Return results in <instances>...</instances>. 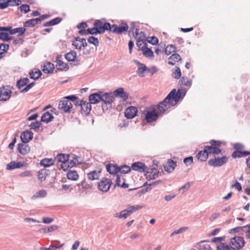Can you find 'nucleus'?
I'll return each instance as SVG.
<instances>
[{"mask_svg": "<svg viewBox=\"0 0 250 250\" xmlns=\"http://www.w3.org/2000/svg\"><path fill=\"white\" fill-rule=\"evenodd\" d=\"M42 74V73L41 71L40 70L38 69L33 70L29 73L30 78L34 79L35 80H36L38 79H39L41 77Z\"/></svg>", "mask_w": 250, "mask_h": 250, "instance_id": "nucleus-36", "label": "nucleus"}, {"mask_svg": "<svg viewBox=\"0 0 250 250\" xmlns=\"http://www.w3.org/2000/svg\"><path fill=\"white\" fill-rule=\"evenodd\" d=\"M79 103H80V104L79 103L78 104L81 106L82 112L85 114H88L91 110L90 104L88 103L81 101H80Z\"/></svg>", "mask_w": 250, "mask_h": 250, "instance_id": "nucleus-21", "label": "nucleus"}, {"mask_svg": "<svg viewBox=\"0 0 250 250\" xmlns=\"http://www.w3.org/2000/svg\"><path fill=\"white\" fill-rule=\"evenodd\" d=\"M46 195V191L45 190H41L37 192L32 197V199L44 197Z\"/></svg>", "mask_w": 250, "mask_h": 250, "instance_id": "nucleus-45", "label": "nucleus"}, {"mask_svg": "<svg viewBox=\"0 0 250 250\" xmlns=\"http://www.w3.org/2000/svg\"><path fill=\"white\" fill-rule=\"evenodd\" d=\"M188 229V227H182L178 229L175 230L172 233H171L170 237H173L174 235L186 231Z\"/></svg>", "mask_w": 250, "mask_h": 250, "instance_id": "nucleus-56", "label": "nucleus"}, {"mask_svg": "<svg viewBox=\"0 0 250 250\" xmlns=\"http://www.w3.org/2000/svg\"><path fill=\"white\" fill-rule=\"evenodd\" d=\"M0 39L4 41H8L11 40V38L9 37V35L7 33L0 32Z\"/></svg>", "mask_w": 250, "mask_h": 250, "instance_id": "nucleus-57", "label": "nucleus"}, {"mask_svg": "<svg viewBox=\"0 0 250 250\" xmlns=\"http://www.w3.org/2000/svg\"><path fill=\"white\" fill-rule=\"evenodd\" d=\"M54 117L48 111L45 112L41 117V122L48 123L52 120Z\"/></svg>", "mask_w": 250, "mask_h": 250, "instance_id": "nucleus-32", "label": "nucleus"}, {"mask_svg": "<svg viewBox=\"0 0 250 250\" xmlns=\"http://www.w3.org/2000/svg\"><path fill=\"white\" fill-rule=\"evenodd\" d=\"M9 0H0V9H3L8 6Z\"/></svg>", "mask_w": 250, "mask_h": 250, "instance_id": "nucleus-63", "label": "nucleus"}, {"mask_svg": "<svg viewBox=\"0 0 250 250\" xmlns=\"http://www.w3.org/2000/svg\"><path fill=\"white\" fill-rule=\"evenodd\" d=\"M26 29L24 27H19L11 29V27H0V31H9L11 35L18 34L19 36L23 35Z\"/></svg>", "mask_w": 250, "mask_h": 250, "instance_id": "nucleus-10", "label": "nucleus"}, {"mask_svg": "<svg viewBox=\"0 0 250 250\" xmlns=\"http://www.w3.org/2000/svg\"><path fill=\"white\" fill-rule=\"evenodd\" d=\"M247 226L238 227H236L235 228H234V229H230L229 230V232L230 233H235V232H239V231H240L241 230H243L244 229H247Z\"/></svg>", "mask_w": 250, "mask_h": 250, "instance_id": "nucleus-61", "label": "nucleus"}, {"mask_svg": "<svg viewBox=\"0 0 250 250\" xmlns=\"http://www.w3.org/2000/svg\"><path fill=\"white\" fill-rule=\"evenodd\" d=\"M100 171L93 170L87 174L89 180H95L99 179Z\"/></svg>", "mask_w": 250, "mask_h": 250, "instance_id": "nucleus-34", "label": "nucleus"}, {"mask_svg": "<svg viewBox=\"0 0 250 250\" xmlns=\"http://www.w3.org/2000/svg\"><path fill=\"white\" fill-rule=\"evenodd\" d=\"M83 162V159L81 157L75 156L73 157V160L70 161L69 164H71V167H72L76 164H81Z\"/></svg>", "mask_w": 250, "mask_h": 250, "instance_id": "nucleus-44", "label": "nucleus"}, {"mask_svg": "<svg viewBox=\"0 0 250 250\" xmlns=\"http://www.w3.org/2000/svg\"><path fill=\"white\" fill-rule=\"evenodd\" d=\"M28 82L29 79L27 78H24L17 81L16 86L18 89H21V87L26 85Z\"/></svg>", "mask_w": 250, "mask_h": 250, "instance_id": "nucleus-42", "label": "nucleus"}, {"mask_svg": "<svg viewBox=\"0 0 250 250\" xmlns=\"http://www.w3.org/2000/svg\"><path fill=\"white\" fill-rule=\"evenodd\" d=\"M228 161V158L226 156L222 157H217L214 159H211L208 160V164L209 166L214 167H221Z\"/></svg>", "mask_w": 250, "mask_h": 250, "instance_id": "nucleus-6", "label": "nucleus"}, {"mask_svg": "<svg viewBox=\"0 0 250 250\" xmlns=\"http://www.w3.org/2000/svg\"><path fill=\"white\" fill-rule=\"evenodd\" d=\"M217 250H230V248L226 243H220L217 247Z\"/></svg>", "mask_w": 250, "mask_h": 250, "instance_id": "nucleus-52", "label": "nucleus"}, {"mask_svg": "<svg viewBox=\"0 0 250 250\" xmlns=\"http://www.w3.org/2000/svg\"><path fill=\"white\" fill-rule=\"evenodd\" d=\"M130 167L126 165L122 166L120 167H119V172H120L121 173H127L129 172H130Z\"/></svg>", "mask_w": 250, "mask_h": 250, "instance_id": "nucleus-48", "label": "nucleus"}, {"mask_svg": "<svg viewBox=\"0 0 250 250\" xmlns=\"http://www.w3.org/2000/svg\"><path fill=\"white\" fill-rule=\"evenodd\" d=\"M106 168L107 171L111 174H115L119 172V167L116 165H107Z\"/></svg>", "mask_w": 250, "mask_h": 250, "instance_id": "nucleus-30", "label": "nucleus"}, {"mask_svg": "<svg viewBox=\"0 0 250 250\" xmlns=\"http://www.w3.org/2000/svg\"><path fill=\"white\" fill-rule=\"evenodd\" d=\"M136 25L134 22H132L131 23V27L130 28V30L129 31V35L130 36H132L135 37H137L138 35L139 29L136 28Z\"/></svg>", "mask_w": 250, "mask_h": 250, "instance_id": "nucleus-39", "label": "nucleus"}, {"mask_svg": "<svg viewBox=\"0 0 250 250\" xmlns=\"http://www.w3.org/2000/svg\"><path fill=\"white\" fill-rule=\"evenodd\" d=\"M72 44L76 48L81 49L82 47H84L87 45V42L85 39L77 37L73 42Z\"/></svg>", "mask_w": 250, "mask_h": 250, "instance_id": "nucleus-16", "label": "nucleus"}, {"mask_svg": "<svg viewBox=\"0 0 250 250\" xmlns=\"http://www.w3.org/2000/svg\"><path fill=\"white\" fill-rule=\"evenodd\" d=\"M147 42L153 44V45H156L158 42V40L157 38L155 37H151L147 38Z\"/></svg>", "mask_w": 250, "mask_h": 250, "instance_id": "nucleus-62", "label": "nucleus"}, {"mask_svg": "<svg viewBox=\"0 0 250 250\" xmlns=\"http://www.w3.org/2000/svg\"><path fill=\"white\" fill-rule=\"evenodd\" d=\"M69 156L67 154H59L55 158V161H56L58 164H61L68 161L69 160Z\"/></svg>", "mask_w": 250, "mask_h": 250, "instance_id": "nucleus-33", "label": "nucleus"}, {"mask_svg": "<svg viewBox=\"0 0 250 250\" xmlns=\"http://www.w3.org/2000/svg\"><path fill=\"white\" fill-rule=\"evenodd\" d=\"M54 161L52 159L45 158L41 161L40 164L44 167H49L54 164Z\"/></svg>", "mask_w": 250, "mask_h": 250, "instance_id": "nucleus-38", "label": "nucleus"}, {"mask_svg": "<svg viewBox=\"0 0 250 250\" xmlns=\"http://www.w3.org/2000/svg\"><path fill=\"white\" fill-rule=\"evenodd\" d=\"M9 48L8 44L1 43L0 44V54H2L6 52Z\"/></svg>", "mask_w": 250, "mask_h": 250, "instance_id": "nucleus-53", "label": "nucleus"}, {"mask_svg": "<svg viewBox=\"0 0 250 250\" xmlns=\"http://www.w3.org/2000/svg\"><path fill=\"white\" fill-rule=\"evenodd\" d=\"M190 187V183L188 182L186 184H185L183 187H182L180 188H179V191L180 193H184L185 192H186L189 188Z\"/></svg>", "mask_w": 250, "mask_h": 250, "instance_id": "nucleus-54", "label": "nucleus"}, {"mask_svg": "<svg viewBox=\"0 0 250 250\" xmlns=\"http://www.w3.org/2000/svg\"><path fill=\"white\" fill-rule=\"evenodd\" d=\"M94 26L97 27L98 30V33L101 34L105 32V30H109L110 32L111 24L108 22H103L98 21L94 23Z\"/></svg>", "mask_w": 250, "mask_h": 250, "instance_id": "nucleus-7", "label": "nucleus"}, {"mask_svg": "<svg viewBox=\"0 0 250 250\" xmlns=\"http://www.w3.org/2000/svg\"><path fill=\"white\" fill-rule=\"evenodd\" d=\"M54 69V65L52 63L46 62L43 66L42 71L44 73H51Z\"/></svg>", "mask_w": 250, "mask_h": 250, "instance_id": "nucleus-26", "label": "nucleus"}, {"mask_svg": "<svg viewBox=\"0 0 250 250\" xmlns=\"http://www.w3.org/2000/svg\"><path fill=\"white\" fill-rule=\"evenodd\" d=\"M147 44L146 43L143 44L141 49L143 52V54L146 57H152L154 56V54L152 51L146 47Z\"/></svg>", "mask_w": 250, "mask_h": 250, "instance_id": "nucleus-29", "label": "nucleus"}, {"mask_svg": "<svg viewBox=\"0 0 250 250\" xmlns=\"http://www.w3.org/2000/svg\"><path fill=\"white\" fill-rule=\"evenodd\" d=\"M181 56L178 54H173L168 58V63L174 65L176 62H178L181 60Z\"/></svg>", "mask_w": 250, "mask_h": 250, "instance_id": "nucleus-28", "label": "nucleus"}, {"mask_svg": "<svg viewBox=\"0 0 250 250\" xmlns=\"http://www.w3.org/2000/svg\"><path fill=\"white\" fill-rule=\"evenodd\" d=\"M23 166V164L21 162H16L11 161L6 165V169L8 170H12L15 168H19Z\"/></svg>", "mask_w": 250, "mask_h": 250, "instance_id": "nucleus-19", "label": "nucleus"}, {"mask_svg": "<svg viewBox=\"0 0 250 250\" xmlns=\"http://www.w3.org/2000/svg\"><path fill=\"white\" fill-rule=\"evenodd\" d=\"M210 143L211 144L210 146H206V150L208 151V154H218L221 152V150L217 147V146H219L221 145L220 142L212 140Z\"/></svg>", "mask_w": 250, "mask_h": 250, "instance_id": "nucleus-4", "label": "nucleus"}, {"mask_svg": "<svg viewBox=\"0 0 250 250\" xmlns=\"http://www.w3.org/2000/svg\"><path fill=\"white\" fill-rule=\"evenodd\" d=\"M173 77L175 79H179L181 76V73L180 69L179 67H177L175 69L174 71L173 72L172 74Z\"/></svg>", "mask_w": 250, "mask_h": 250, "instance_id": "nucleus-58", "label": "nucleus"}, {"mask_svg": "<svg viewBox=\"0 0 250 250\" xmlns=\"http://www.w3.org/2000/svg\"><path fill=\"white\" fill-rule=\"evenodd\" d=\"M46 175V170L45 169H42L38 172V178L41 181L45 180Z\"/></svg>", "mask_w": 250, "mask_h": 250, "instance_id": "nucleus-49", "label": "nucleus"}, {"mask_svg": "<svg viewBox=\"0 0 250 250\" xmlns=\"http://www.w3.org/2000/svg\"><path fill=\"white\" fill-rule=\"evenodd\" d=\"M199 250H211V248L208 242L205 241H200L198 244Z\"/></svg>", "mask_w": 250, "mask_h": 250, "instance_id": "nucleus-31", "label": "nucleus"}, {"mask_svg": "<svg viewBox=\"0 0 250 250\" xmlns=\"http://www.w3.org/2000/svg\"><path fill=\"white\" fill-rule=\"evenodd\" d=\"M128 28V25L125 23H123L121 26L113 24L111 26L110 32L122 34L126 32Z\"/></svg>", "mask_w": 250, "mask_h": 250, "instance_id": "nucleus-9", "label": "nucleus"}, {"mask_svg": "<svg viewBox=\"0 0 250 250\" xmlns=\"http://www.w3.org/2000/svg\"><path fill=\"white\" fill-rule=\"evenodd\" d=\"M87 41L89 43L93 44L96 46H98L99 43L98 39L94 36L89 37Z\"/></svg>", "mask_w": 250, "mask_h": 250, "instance_id": "nucleus-51", "label": "nucleus"}, {"mask_svg": "<svg viewBox=\"0 0 250 250\" xmlns=\"http://www.w3.org/2000/svg\"><path fill=\"white\" fill-rule=\"evenodd\" d=\"M89 100L90 104H96L101 101V93H95L91 94L89 97Z\"/></svg>", "mask_w": 250, "mask_h": 250, "instance_id": "nucleus-22", "label": "nucleus"}, {"mask_svg": "<svg viewBox=\"0 0 250 250\" xmlns=\"http://www.w3.org/2000/svg\"><path fill=\"white\" fill-rule=\"evenodd\" d=\"M112 184V181L110 179L104 178L98 183V188L99 190L106 192H107Z\"/></svg>", "mask_w": 250, "mask_h": 250, "instance_id": "nucleus-3", "label": "nucleus"}, {"mask_svg": "<svg viewBox=\"0 0 250 250\" xmlns=\"http://www.w3.org/2000/svg\"><path fill=\"white\" fill-rule=\"evenodd\" d=\"M67 177L68 179L76 181L78 179L79 175L75 170H69L67 174Z\"/></svg>", "mask_w": 250, "mask_h": 250, "instance_id": "nucleus-37", "label": "nucleus"}, {"mask_svg": "<svg viewBox=\"0 0 250 250\" xmlns=\"http://www.w3.org/2000/svg\"><path fill=\"white\" fill-rule=\"evenodd\" d=\"M11 95V92L8 87H3L0 89V101H6Z\"/></svg>", "mask_w": 250, "mask_h": 250, "instance_id": "nucleus-12", "label": "nucleus"}, {"mask_svg": "<svg viewBox=\"0 0 250 250\" xmlns=\"http://www.w3.org/2000/svg\"><path fill=\"white\" fill-rule=\"evenodd\" d=\"M131 167L132 170L141 173L145 172L147 169V167L146 165L140 162L133 163L132 164Z\"/></svg>", "mask_w": 250, "mask_h": 250, "instance_id": "nucleus-14", "label": "nucleus"}, {"mask_svg": "<svg viewBox=\"0 0 250 250\" xmlns=\"http://www.w3.org/2000/svg\"><path fill=\"white\" fill-rule=\"evenodd\" d=\"M33 176V174L31 171L30 170H26L21 173L19 174V176L21 177H32Z\"/></svg>", "mask_w": 250, "mask_h": 250, "instance_id": "nucleus-60", "label": "nucleus"}, {"mask_svg": "<svg viewBox=\"0 0 250 250\" xmlns=\"http://www.w3.org/2000/svg\"><path fill=\"white\" fill-rule=\"evenodd\" d=\"M64 99L70 101L71 102H73L75 105L78 104L80 101H79L78 98L75 95L67 96L65 97Z\"/></svg>", "mask_w": 250, "mask_h": 250, "instance_id": "nucleus-46", "label": "nucleus"}, {"mask_svg": "<svg viewBox=\"0 0 250 250\" xmlns=\"http://www.w3.org/2000/svg\"><path fill=\"white\" fill-rule=\"evenodd\" d=\"M179 82L181 83L182 84L186 86H190L191 83V81L187 77H183Z\"/></svg>", "mask_w": 250, "mask_h": 250, "instance_id": "nucleus-50", "label": "nucleus"}, {"mask_svg": "<svg viewBox=\"0 0 250 250\" xmlns=\"http://www.w3.org/2000/svg\"><path fill=\"white\" fill-rule=\"evenodd\" d=\"M135 62L138 64V68L137 71V74L140 77H144V73L147 70V67L145 64L141 63L137 61H135Z\"/></svg>", "mask_w": 250, "mask_h": 250, "instance_id": "nucleus-25", "label": "nucleus"}, {"mask_svg": "<svg viewBox=\"0 0 250 250\" xmlns=\"http://www.w3.org/2000/svg\"><path fill=\"white\" fill-rule=\"evenodd\" d=\"M159 174V171L157 168H153L148 169L146 171V178L149 180H152L158 177Z\"/></svg>", "mask_w": 250, "mask_h": 250, "instance_id": "nucleus-18", "label": "nucleus"}, {"mask_svg": "<svg viewBox=\"0 0 250 250\" xmlns=\"http://www.w3.org/2000/svg\"><path fill=\"white\" fill-rule=\"evenodd\" d=\"M61 21H62V19L59 17H57V18H54V19L52 20L51 21H49L46 22L45 23H44L43 24V25L44 27L55 25L58 24L59 23H60Z\"/></svg>", "mask_w": 250, "mask_h": 250, "instance_id": "nucleus-40", "label": "nucleus"}, {"mask_svg": "<svg viewBox=\"0 0 250 250\" xmlns=\"http://www.w3.org/2000/svg\"><path fill=\"white\" fill-rule=\"evenodd\" d=\"M116 96L120 97L124 100H126L128 97V94L124 91L123 88H119L114 91Z\"/></svg>", "mask_w": 250, "mask_h": 250, "instance_id": "nucleus-24", "label": "nucleus"}, {"mask_svg": "<svg viewBox=\"0 0 250 250\" xmlns=\"http://www.w3.org/2000/svg\"><path fill=\"white\" fill-rule=\"evenodd\" d=\"M176 166V164L172 160H168L167 163L164 165L165 170L168 172H172Z\"/></svg>", "mask_w": 250, "mask_h": 250, "instance_id": "nucleus-23", "label": "nucleus"}, {"mask_svg": "<svg viewBox=\"0 0 250 250\" xmlns=\"http://www.w3.org/2000/svg\"><path fill=\"white\" fill-rule=\"evenodd\" d=\"M33 138V133L31 131H23L21 135V139L22 143H27Z\"/></svg>", "mask_w": 250, "mask_h": 250, "instance_id": "nucleus-17", "label": "nucleus"}, {"mask_svg": "<svg viewBox=\"0 0 250 250\" xmlns=\"http://www.w3.org/2000/svg\"><path fill=\"white\" fill-rule=\"evenodd\" d=\"M250 154V152H249L248 151H234L232 153V156L234 158H240V157H242L247 156V155H249Z\"/></svg>", "mask_w": 250, "mask_h": 250, "instance_id": "nucleus-41", "label": "nucleus"}, {"mask_svg": "<svg viewBox=\"0 0 250 250\" xmlns=\"http://www.w3.org/2000/svg\"><path fill=\"white\" fill-rule=\"evenodd\" d=\"M182 93V91L180 90H178V91H176L175 89L172 90L164 100L160 102L155 108L159 115L161 116L167 113L172 107L178 104L181 98Z\"/></svg>", "mask_w": 250, "mask_h": 250, "instance_id": "nucleus-1", "label": "nucleus"}, {"mask_svg": "<svg viewBox=\"0 0 250 250\" xmlns=\"http://www.w3.org/2000/svg\"><path fill=\"white\" fill-rule=\"evenodd\" d=\"M114 99V96L112 93H105L102 94V93H101V101H103L104 104L109 106L107 107L106 108L111 107V104L113 102Z\"/></svg>", "mask_w": 250, "mask_h": 250, "instance_id": "nucleus-11", "label": "nucleus"}, {"mask_svg": "<svg viewBox=\"0 0 250 250\" xmlns=\"http://www.w3.org/2000/svg\"><path fill=\"white\" fill-rule=\"evenodd\" d=\"M137 112L138 110L136 107L131 106L125 109V115L126 118L131 119L136 116Z\"/></svg>", "mask_w": 250, "mask_h": 250, "instance_id": "nucleus-13", "label": "nucleus"}, {"mask_svg": "<svg viewBox=\"0 0 250 250\" xmlns=\"http://www.w3.org/2000/svg\"><path fill=\"white\" fill-rule=\"evenodd\" d=\"M62 56H58L56 58V67L58 70L67 71L69 69L68 65L61 60Z\"/></svg>", "mask_w": 250, "mask_h": 250, "instance_id": "nucleus-15", "label": "nucleus"}, {"mask_svg": "<svg viewBox=\"0 0 250 250\" xmlns=\"http://www.w3.org/2000/svg\"><path fill=\"white\" fill-rule=\"evenodd\" d=\"M158 116H160L156 109L148 111L145 115V119L147 123H151L157 120Z\"/></svg>", "mask_w": 250, "mask_h": 250, "instance_id": "nucleus-8", "label": "nucleus"}, {"mask_svg": "<svg viewBox=\"0 0 250 250\" xmlns=\"http://www.w3.org/2000/svg\"><path fill=\"white\" fill-rule=\"evenodd\" d=\"M208 152L207 150H206V146L205 147L204 150L202 151H199L197 156L198 158L201 161H206L207 158H208Z\"/></svg>", "mask_w": 250, "mask_h": 250, "instance_id": "nucleus-35", "label": "nucleus"}, {"mask_svg": "<svg viewBox=\"0 0 250 250\" xmlns=\"http://www.w3.org/2000/svg\"><path fill=\"white\" fill-rule=\"evenodd\" d=\"M245 245L244 238L241 236H235L230 239V246L234 250H239Z\"/></svg>", "mask_w": 250, "mask_h": 250, "instance_id": "nucleus-2", "label": "nucleus"}, {"mask_svg": "<svg viewBox=\"0 0 250 250\" xmlns=\"http://www.w3.org/2000/svg\"><path fill=\"white\" fill-rule=\"evenodd\" d=\"M36 24L35 21L34 20V19L29 20L25 22H24L23 25L25 27H31V26H34Z\"/></svg>", "mask_w": 250, "mask_h": 250, "instance_id": "nucleus-59", "label": "nucleus"}, {"mask_svg": "<svg viewBox=\"0 0 250 250\" xmlns=\"http://www.w3.org/2000/svg\"><path fill=\"white\" fill-rule=\"evenodd\" d=\"M145 207V206L142 205H133L129 206L127 208L125 209L126 211L127 212L128 215L130 216L132 213L135 212L137 210L141 209Z\"/></svg>", "mask_w": 250, "mask_h": 250, "instance_id": "nucleus-27", "label": "nucleus"}, {"mask_svg": "<svg viewBox=\"0 0 250 250\" xmlns=\"http://www.w3.org/2000/svg\"><path fill=\"white\" fill-rule=\"evenodd\" d=\"M58 108L65 113H70L72 108V103L64 99L59 102Z\"/></svg>", "mask_w": 250, "mask_h": 250, "instance_id": "nucleus-5", "label": "nucleus"}, {"mask_svg": "<svg viewBox=\"0 0 250 250\" xmlns=\"http://www.w3.org/2000/svg\"><path fill=\"white\" fill-rule=\"evenodd\" d=\"M77 56V53L74 51H71L65 55V59L69 62L74 61Z\"/></svg>", "mask_w": 250, "mask_h": 250, "instance_id": "nucleus-43", "label": "nucleus"}, {"mask_svg": "<svg viewBox=\"0 0 250 250\" xmlns=\"http://www.w3.org/2000/svg\"><path fill=\"white\" fill-rule=\"evenodd\" d=\"M116 186L121 187L124 188H127L128 187V185L127 184L125 183V182H123L122 184H121V178L119 175H116Z\"/></svg>", "mask_w": 250, "mask_h": 250, "instance_id": "nucleus-47", "label": "nucleus"}, {"mask_svg": "<svg viewBox=\"0 0 250 250\" xmlns=\"http://www.w3.org/2000/svg\"><path fill=\"white\" fill-rule=\"evenodd\" d=\"M19 152L22 155H26L30 151V147L26 143L20 144L18 145Z\"/></svg>", "mask_w": 250, "mask_h": 250, "instance_id": "nucleus-20", "label": "nucleus"}, {"mask_svg": "<svg viewBox=\"0 0 250 250\" xmlns=\"http://www.w3.org/2000/svg\"><path fill=\"white\" fill-rule=\"evenodd\" d=\"M175 47L172 45H168L167 46L165 49V53L168 55L170 54L172 52L175 51Z\"/></svg>", "mask_w": 250, "mask_h": 250, "instance_id": "nucleus-55", "label": "nucleus"}, {"mask_svg": "<svg viewBox=\"0 0 250 250\" xmlns=\"http://www.w3.org/2000/svg\"><path fill=\"white\" fill-rule=\"evenodd\" d=\"M41 123L39 121H37L35 122L32 123L30 125V127L31 129L36 130L39 128L41 126Z\"/></svg>", "mask_w": 250, "mask_h": 250, "instance_id": "nucleus-64", "label": "nucleus"}]
</instances>
